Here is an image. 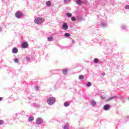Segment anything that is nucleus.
<instances>
[{
	"label": "nucleus",
	"instance_id": "10",
	"mask_svg": "<svg viewBox=\"0 0 129 129\" xmlns=\"http://www.w3.org/2000/svg\"><path fill=\"white\" fill-rule=\"evenodd\" d=\"M81 4H84V2L80 1V0H78L76 1V4L77 5H80Z\"/></svg>",
	"mask_w": 129,
	"mask_h": 129
},
{
	"label": "nucleus",
	"instance_id": "1",
	"mask_svg": "<svg viewBox=\"0 0 129 129\" xmlns=\"http://www.w3.org/2000/svg\"><path fill=\"white\" fill-rule=\"evenodd\" d=\"M56 102V98L55 97H49L47 99V103L49 105H53Z\"/></svg>",
	"mask_w": 129,
	"mask_h": 129
},
{
	"label": "nucleus",
	"instance_id": "26",
	"mask_svg": "<svg viewBox=\"0 0 129 129\" xmlns=\"http://www.w3.org/2000/svg\"><path fill=\"white\" fill-rule=\"evenodd\" d=\"M72 21H73V22H75V21H76V18H75V17H73L72 18Z\"/></svg>",
	"mask_w": 129,
	"mask_h": 129
},
{
	"label": "nucleus",
	"instance_id": "15",
	"mask_svg": "<svg viewBox=\"0 0 129 129\" xmlns=\"http://www.w3.org/2000/svg\"><path fill=\"white\" fill-rule=\"evenodd\" d=\"M66 16L68 18H71V17H72V14H71V13H68L66 14Z\"/></svg>",
	"mask_w": 129,
	"mask_h": 129
},
{
	"label": "nucleus",
	"instance_id": "9",
	"mask_svg": "<svg viewBox=\"0 0 129 129\" xmlns=\"http://www.w3.org/2000/svg\"><path fill=\"white\" fill-rule=\"evenodd\" d=\"M62 71L64 75H67V73H68V70H67V69H63Z\"/></svg>",
	"mask_w": 129,
	"mask_h": 129
},
{
	"label": "nucleus",
	"instance_id": "28",
	"mask_svg": "<svg viewBox=\"0 0 129 129\" xmlns=\"http://www.w3.org/2000/svg\"><path fill=\"white\" fill-rule=\"evenodd\" d=\"M2 124H4V120H0V125H2Z\"/></svg>",
	"mask_w": 129,
	"mask_h": 129
},
{
	"label": "nucleus",
	"instance_id": "20",
	"mask_svg": "<svg viewBox=\"0 0 129 129\" xmlns=\"http://www.w3.org/2000/svg\"><path fill=\"white\" fill-rule=\"evenodd\" d=\"M99 61V60L98 59V58H95V59H94V63H95L96 64L97 63H98Z\"/></svg>",
	"mask_w": 129,
	"mask_h": 129
},
{
	"label": "nucleus",
	"instance_id": "29",
	"mask_svg": "<svg viewBox=\"0 0 129 129\" xmlns=\"http://www.w3.org/2000/svg\"><path fill=\"white\" fill-rule=\"evenodd\" d=\"M125 10H129V5H126L125 7Z\"/></svg>",
	"mask_w": 129,
	"mask_h": 129
},
{
	"label": "nucleus",
	"instance_id": "19",
	"mask_svg": "<svg viewBox=\"0 0 129 129\" xmlns=\"http://www.w3.org/2000/svg\"><path fill=\"white\" fill-rule=\"evenodd\" d=\"M63 105L66 107H68V106H69V103H68V102H66L64 103Z\"/></svg>",
	"mask_w": 129,
	"mask_h": 129
},
{
	"label": "nucleus",
	"instance_id": "12",
	"mask_svg": "<svg viewBox=\"0 0 129 129\" xmlns=\"http://www.w3.org/2000/svg\"><path fill=\"white\" fill-rule=\"evenodd\" d=\"M101 26L103 28H104L105 27H106V26H107V24L106 23H102L101 24Z\"/></svg>",
	"mask_w": 129,
	"mask_h": 129
},
{
	"label": "nucleus",
	"instance_id": "7",
	"mask_svg": "<svg viewBox=\"0 0 129 129\" xmlns=\"http://www.w3.org/2000/svg\"><path fill=\"white\" fill-rule=\"evenodd\" d=\"M22 47L24 48H28V43H27V42H23L22 44Z\"/></svg>",
	"mask_w": 129,
	"mask_h": 129
},
{
	"label": "nucleus",
	"instance_id": "22",
	"mask_svg": "<svg viewBox=\"0 0 129 129\" xmlns=\"http://www.w3.org/2000/svg\"><path fill=\"white\" fill-rule=\"evenodd\" d=\"M114 98V96H112V97H109L107 100H108V101H109V100H111L112 99H113Z\"/></svg>",
	"mask_w": 129,
	"mask_h": 129
},
{
	"label": "nucleus",
	"instance_id": "13",
	"mask_svg": "<svg viewBox=\"0 0 129 129\" xmlns=\"http://www.w3.org/2000/svg\"><path fill=\"white\" fill-rule=\"evenodd\" d=\"M79 79L80 80H82V79H84V76L81 75L79 76Z\"/></svg>",
	"mask_w": 129,
	"mask_h": 129
},
{
	"label": "nucleus",
	"instance_id": "14",
	"mask_svg": "<svg viewBox=\"0 0 129 129\" xmlns=\"http://www.w3.org/2000/svg\"><path fill=\"white\" fill-rule=\"evenodd\" d=\"M63 129H69V124H66L63 127Z\"/></svg>",
	"mask_w": 129,
	"mask_h": 129
},
{
	"label": "nucleus",
	"instance_id": "24",
	"mask_svg": "<svg viewBox=\"0 0 129 129\" xmlns=\"http://www.w3.org/2000/svg\"><path fill=\"white\" fill-rule=\"evenodd\" d=\"M121 29H122V30H125V29H126V26H125V25H123V26L121 27Z\"/></svg>",
	"mask_w": 129,
	"mask_h": 129
},
{
	"label": "nucleus",
	"instance_id": "16",
	"mask_svg": "<svg viewBox=\"0 0 129 129\" xmlns=\"http://www.w3.org/2000/svg\"><path fill=\"white\" fill-rule=\"evenodd\" d=\"M28 120L29 121H33V120H34V117L33 116L29 117V118H28Z\"/></svg>",
	"mask_w": 129,
	"mask_h": 129
},
{
	"label": "nucleus",
	"instance_id": "4",
	"mask_svg": "<svg viewBox=\"0 0 129 129\" xmlns=\"http://www.w3.org/2000/svg\"><path fill=\"white\" fill-rule=\"evenodd\" d=\"M68 25H67V23H63L62 26V30H68Z\"/></svg>",
	"mask_w": 129,
	"mask_h": 129
},
{
	"label": "nucleus",
	"instance_id": "2",
	"mask_svg": "<svg viewBox=\"0 0 129 129\" xmlns=\"http://www.w3.org/2000/svg\"><path fill=\"white\" fill-rule=\"evenodd\" d=\"M44 21H45L44 18H37L34 20V23L36 25H41V24L44 23Z\"/></svg>",
	"mask_w": 129,
	"mask_h": 129
},
{
	"label": "nucleus",
	"instance_id": "8",
	"mask_svg": "<svg viewBox=\"0 0 129 129\" xmlns=\"http://www.w3.org/2000/svg\"><path fill=\"white\" fill-rule=\"evenodd\" d=\"M12 53H13V54H17V53H18V48L16 47L13 48L12 49Z\"/></svg>",
	"mask_w": 129,
	"mask_h": 129
},
{
	"label": "nucleus",
	"instance_id": "18",
	"mask_svg": "<svg viewBox=\"0 0 129 129\" xmlns=\"http://www.w3.org/2000/svg\"><path fill=\"white\" fill-rule=\"evenodd\" d=\"M46 5L47 7H50V6H51V2L50 1H47L46 3Z\"/></svg>",
	"mask_w": 129,
	"mask_h": 129
},
{
	"label": "nucleus",
	"instance_id": "17",
	"mask_svg": "<svg viewBox=\"0 0 129 129\" xmlns=\"http://www.w3.org/2000/svg\"><path fill=\"white\" fill-rule=\"evenodd\" d=\"M47 40L49 42H52V41H53V37H47Z\"/></svg>",
	"mask_w": 129,
	"mask_h": 129
},
{
	"label": "nucleus",
	"instance_id": "3",
	"mask_svg": "<svg viewBox=\"0 0 129 129\" xmlns=\"http://www.w3.org/2000/svg\"><path fill=\"white\" fill-rule=\"evenodd\" d=\"M36 123L38 125H39V124H41V123H43V119L42 118H38L36 120Z\"/></svg>",
	"mask_w": 129,
	"mask_h": 129
},
{
	"label": "nucleus",
	"instance_id": "34",
	"mask_svg": "<svg viewBox=\"0 0 129 129\" xmlns=\"http://www.w3.org/2000/svg\"><path fill=\"white\" fill-rule=\"evenodd\" d=\"M2 99H3V97H0V101L2 100Z\"/></svg>",
	"mask_w": 129,
	"mask_h": 129
},
{
	"label": "nucleus",
	"instance_id": "35",
	"mask_svg": "<svg viewBox=\"0 0 129 129\" xmlns=\"http://www.w3.org/2000/svg\"><path fill=\"white\" fill-rule=\"evenodd\" d=\"M2 31V28L0 27V32Z\"/></svg>",
	"mask_w": 129,
	"mask_h": 129
},
{
	"label": "nucleus",
	"instance_id": "6",
	"mask_svg": "<svg viewBox=\"0 0 129 129\" xmlns=\"http://www.w3.org/2000/svg\"><path fill=\"white\" fill-rule=\"evenodd\" d=\"M110 107V106L109 104H106L104 106V110H106V111L109 110Z\"/></svg>",
	"mask_w": 129,
	"mask_h": 129
},
{
	"label": "nucleus",
	"instance_id": "27",
	"mask_svg": "<svg viewBox=\"0 0 129 129\" xmlns=\"http://www.w3.org/2000/svg\"><path fill=\"white\" fill-rule=\"evenodd\" d=\"M15 63H18L19 62V59L16 58L14 59Z\"/></svg>",
	"mask_w": 129,
	"mask_h": 129
},
{
	"label": "nucleus",
	"instance_id": "31",
	"mask_svg": "<svg viewBox=\"0 0 129 129\" xmlns=\"http://www.w3.org/2000/svg\"><path fill=\"white\" fill-rule=\"evenodd\" d=\"M35 88L36 90H39V87H38L37 86L35 87Z\"/></svg>",
	"mask_w": 129,
	"mask_h": 129
},
{
	"label": "nucleus",
	"instance_id": "30",
	"mask_svg": "<svg viewBox=\"0 0 129 129\" xmlns=\"http://www.w3.org/2000/svg\"><path fill=\"white\" fill-rule=\"evenodd\" d=\"M64 3H70L71 0H64Z\"/></svg>",
	"mask_w": 129,
	"mask_h": 129
},
{
	"label": "nucleus",
	"instance_id": "11",
	"mask_svg": "<svg viewBox=\"0 0 129 129\" xmlns=\"http://www.w3.org/2000/svg\"><path fill=\"white\" fill-rule=\"evenodd\" d=\"M92 106H96V102L94 101H91Z\"/></svg>",
	"mask_w": 129,
	"mask_h": 129
},
{
	"label": "nucleus",
	"instance_id": "32",
	"mask_svg": "<svg viewBox=\"0 0 129 129\" xmlns=\"http://www.w3.org/2000/svg\"><path fill=\"white\" fill-rule=\"evenodd\" d=\"M30 57H27V61H30Z\"/></svg>",
	"mask_w": 129,
	"mask_h": 129
},
{
	"label": "nucleus",
	"instance_id": "33",
	"mask_svg": "<svg viewBox=\"0 0 129 129\" xmlns=\"http://www.w3.org/2000/svg\"><path fill=\"white\" fill-rule=\"evenodd\" d=\"M101 75H102V76H104L105 75V73H102Z\"/></svg>",
	"mask_w": 129,
	"mask_h": 129
},
{
	"label": "nucleus",
	"instance_id": "25",
	"mask_svg": "<svg viewBox=\"0 0 129 129\" xmlns=\"http://www.w3.org/2000/svg\"><path fill=\"white\" fill-rule=\"evenodd\" d=\"M87 86L88 87H90L91 86V83L90 82H88L87 84Z\"/></svg>",
	"mask_w": 129,
	"mask_h": 129
},
{
	"label": "nucleus",
	"instance_id": "36",
	"mask_svg": "<svg viewBox=\"0 0 129 129\" xmlns=\"http://www.w3.org/2000/svg\"><path fill=\"white\" fill-rule=\"evenodd\" d=\"M73 43H74V40H73Z\"/></svg>",
	"mask_w": 129,
	"mask_h": 129
},
{
	"label": "nucleus",
	"instance_id": "21",
	"mask_svg": "<svg viewBox=\"0 0 129 129\" xmlns=\"http://www.w3.org/2000/svg\"><path fill=\"white\" fill-rule=\"evenodd\" d=\"M70 36H71V35L70 33H66L64 34V37H70Z\"/></svg>",
	"mask_w": 129,
	"mask_h": 129
},
{
	"label": "nucleus",
	"instance_id": "23",
	"mask_svg": "<svg viewBox=\"0 0 129 129\" xmlns=\"http://www.w3.org/2000/svg\"><path fill=\"white\" fill-rule=\"evenodd\" d=\"M114 98H117L118 99H121V97H120V96H114Z\"/></svg>",
	"mask_w": 129,
	"mask_h": 129
},
{
	"label": "nucleus",
	"instance_id": "5",
	"mask_svg": "<svg viewBox=\"0 0 129 129\" xmlns=\"http://www.w3.org/2000/svg\"><path fill=\"white\" fill-rule=\"evenodd\" d=\"M22 16H23V14H22V13L19 11H17L16 14V18H18V19H20V18H21Z\"/></svg>",
	"mask_w": 129,
	"mask_h": 129
}]
</instances>
